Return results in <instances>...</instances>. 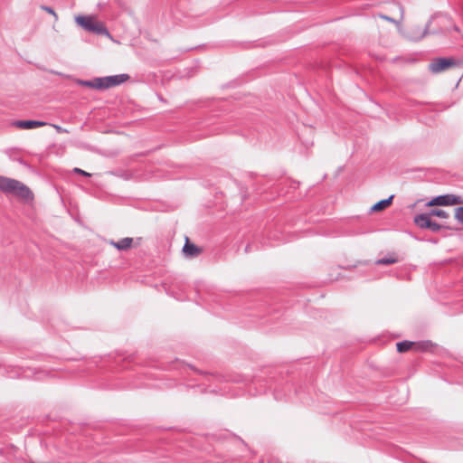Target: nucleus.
<instances>
[{"label":"nucleus","instance_id":"nucleus-20","mask_svg":"<svg viewBox=\"0 0 463 463\" xmlns=\"http://www.w3.org/2000/svg\"><path fill=\"white\" fill-rule=\"evenodd\" d=\"M400 12H401V19L402 20L403 19V14H404V10H403V7L402 6H400Z\"/></svg>","mask_w":463,"mask_h":463},{"label":"nucleus","instance_id":"nucleus-5","mask_svg":"<svg viewBox=\"0 0 463 463\" xmlns=\"http://www.w3.org/2000/svg\"><path fill=\"white\" fill-rule=\"evenodd\" d=\"M455 64V61L451 58H438L429 64V69L433 73L441 72Z\"/></svg>","mask_w":463,"mask_h":463},{"label":"nucleus","instance_id":"nucleus-3","mask_svg":"<svg viewBox=\"0 0 463 463\" xmlns=\"http://www.w3.org/2000/svg\"><path fill=\"white\" fill-rule=\"evenodd\" d=\"M75 22L78 25L82 27L84 30L99 34L111 37L109 32L106 28L105 24L98 21L95 17L90 15H78L75 17Z\"/></svg>","mask_w":463,"mask_h":463},{"label":"nucleus","instance_id":"nucleus-18","mask_svg":"<svg viewBox=\"0 0 463 463\" xmlns=\"http://www.w3.org/2000/svg\"><path fill=\"white\" fill-rule=\"evenodd\" d=\"M45 12H47L48 14L53 15L55 17V19H58V15L57 14L55 13V11L50 7V6H43L42 7Z\"/></svg>","mask_w":463,"mask_h":463},{"label":"nucleus","instance_id":"nucleus-7","mask_svg":"<svg viewBox=\"0 0 463 463\" xmlns=\"http://www.w3.org/2000/svg\"><path fill=\"white\" fill-rule=\"evenodd\" d=\"M45 125V122L38 120H17L13 123V126L21 129H33Z\"/></svg>","mask_w":463,"mask_h":463},{"label":"nucleus","instance_id":"nucleus-9","mask_svg":"<svg viewBox=\"0 0 463 463\" xmlns=\"http://www.w3.org/2000/svg\"><path fill=\"white\" fill-rule=\"evenodd\" d=\"M183 252L186 257L194 258L199 255L201 250L194 244L190 243L188 238H186L185 244L183 248Z\"/></svg>","mask_w":463,"mask_h":463},{"label":"nucleus","instance_id":"nucleus-11","mask_svg":"<svg viewBox=\"0 0 463 463\" xmlns=\"http://www.w3.org/2000/svg\"><path fill=\"white\" fill-rule=\"evenodd\" d=\"M392 198H393V195H391L387 199L379 201L378 203H376L375 204H373L372 206L371 210L373 212H378V211H382V210L387 208L392 203Z\"/></svg>","mask_w":463,"mask_h":463},{"label":"nucleus","instance_id":"nucleus-12","mask_svg":"<svg viewBox=\"0 0 463 463\" xmlns=\"http://www.w3.org/2000/svg\"><path fill=\"white\" fill-rule=\"evenodd\" d=\"M396 345H397L398 352L404 353V352L410 350L411 348H412V346L416 345V344L414 342H411V341H402V342L397 343Z\"/></svg>","mask_w":463,"mask_h":463},{"label":"nucleus","instance_id":"nucleus-2","mask_svg":"<svg viewBox=\"0 0 463 463\" xmlns=\"http://www.w3.org/2000/svg\"><path fill=\"white\" fill-rule=\"evenodd\" d=\"M129 79V75L126 73L95 78L92 80H78L77 83L81 86L90 87L97 90H107L118 86Z\"/></svg>","mask_w":463,"mask_h":463},{"label":"nucleus","instance_id":"nucleus-1","mask_svg":"<svg viewBox=\"0 0 463 463\" xmlns=\"http://www.w3.org/2000/svg\"><path fill=\"white\" fill-rule=\"evenodd\" d=\"M0 190L6 194L14 195L24 202L33 199V192L28 186L18 180L6 176L0 175Z\"/></svg>","mask_w":463,"mask_h":463},{"label":"nucleus","instance_id":"nucleus-8","mask_svg":"<svg viewBox=\"0 0 463 463\" xmlns=\"http://www.w3.org/2000/svg\"><path fill=\"white\" fill-rule=\"evenodd\" d=\"M432 222L431 216L428 213L417 214L414 217V223L420 229H430Z\"/></svg>","mask_w":463,"mask_h":463},{"label":"nucleus","instance_id":"nucleus-10","mask_svg":"<svg viewBox=\"0 0 463 463\" xmlns=\"http://www.w3.org/2000/svg\"><path fill=\"white\" fill-rule=\"evenodd\" d=\"M133 239L129 237H126L121 239L120 241L115 242L111 241V244L117 248L118 250H126L129 249L132 245Z\"/></svg>","mask_w":463,"mask_h":463},{"label":"nucleus","instance_id":"nucleus-6","mask_svg":"<svg viewBox=\"0 0 463 463\" xmlns=\"http://www.w3.org/2000/svg\"><path fill=\"white\" fill-rule=\"evenodd\" d=\"M431 23V20L426 24L424 29H421L420 26L412 27L407 33V37L412 41H420L423 37H425L429 33V27Z\"/></svg>","mask_w":463,"mask_h":463},{"label":"nucleus","instance_id":"nucleus-4","mask_svg":"<svg viewBox=\"0 0 463 463\" xmlns=\"http://www.w3.org/2000/svg\"><path fill=\"white\" fill-rule=\"evenodd\" d=\"M463 201L459 196L454 195V194H443L439 195L431 199L430 202L427 203V206H448V205H456L462 203Z\"/></svg>","mask_w":463,"mask_h":463},{"label":"nucleus","instance_id":"nucleus-16","mask_svg":"<svg viewBox=\"0 0 463 463\" xmlns=\"http://www.w3.org/2000/svg\"><path fill=\"white\" fill-rule=\"evenodd\" d=\"M379 16H380V18H382V19H383V20H386V21H388V22H391V23H392V24H397L398 26L400 25V22H398V21L394 20L393 18H392V17H390V16H388V15L380 14Z\"/></svg>","mask_w":463,"mask_h":463},{"label":"nucleus","instance_id":"nucleus-15","mask_svg":"<svg viewBox=\"0 0 463 463\" xmlns=\"http://www.w3.org/2000/svg\"><path fill=\"white\" fill-rule=\"evenodd\" d=\"M396 261H397V260L394 259V258H382V259H379L376 261V264H379V265H389V264H393Z\"/></svg>","mask_w":463,"mask_h":463},{"label":"nucleus","instance_id":"nucleus-13","mask_svg":"<svg viewBox=\"0 0 463 463\" xmlns=\"http://www.w3.org/2000/svg\"><path fill=\"white\" fill-rule=\"evenodd\" d=\"M428 214H430L431 217L436 216L440 219H447L449 216L446 211L439 209H432L428 213Z\"/></svg>","mask_w":463,"mask_h":463},{"label":"nucleus","instance_id":"nucleus-19","mask_svg":"<svg viewBox=\"0 0 463 463\" xmlns=\"http://www.w3.org/2000/svg\"><path fill=\"white\" fill-rule=\"evenodd\" d=\"M73 172L74 173H77V174H80V175H82L84 176H90V173H87L85 172L84 170L80 169V168H78V167H75L73 169Z\"/></svg>","mask_w":463,"mask_h":463},{"label":"nucleus","instance_id":"nucleus-17","mask_svg":"<svg viewBox=\"0 0 463 463\" xmlns=\"http://www.w3.org/2000/svg\"><path fill=\"white\" fill-rule=\"evenodd\" d=\"M442 228V226L435 222H432L430 227L429 230H430L431 232H439L440 229Z\"/></svg>","mask_w":463,"mask_h":463},{"label":"nucleus","instance_id":"nucleus-14","mask_svg":"<svg viewBox=\"0 0 463 463\" xmlns=\"http://www.w3.org/2000/svg\"><path fill=\"white\" fill-rule=\"evenodd\" d=\"M455 219L463 225V206L455 209Z\"/></svg>","mask_w":463,"mask_h":463}]
</instances>
